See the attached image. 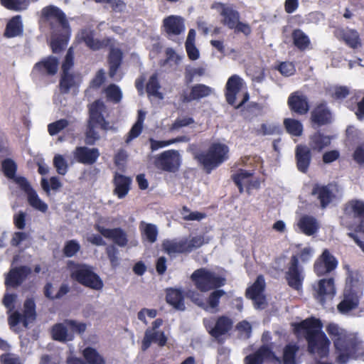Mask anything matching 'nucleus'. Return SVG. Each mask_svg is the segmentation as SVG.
Returning <instances> with one entry per match:
<instances>
[{
	"label": "nucleus",
	"instance_id": "nucleus-1",
	"mask_svg": "<svg viewBox=\"0 0 364 364\" xmlns=\"http://www.w3.org/2000/svg\"><path fill=\"white\" fill-rule=\"evenodd\" d=\"M323 324L320 319L310 317L294 324L297 333H304L307 341V349L311 354H317L321 358H326L331 342L322 331Z\"/></svg>",
	"mask_w": 364,
	"mask_h": 364
},
{
	"label": "nucleus",
	"instance_id": "nucleus-2",
	"mask_svg": "<svg viewBox=\"0 0 364 364\" xmlns=\"http://www.w3.org/2000/svg\"><path fill=\"white\" fill-rule=\"evenodd\" d=\"M326 331L333 341L336 354V362L338 364H346L356 357L360 341L355 335L334 323L327 325Z\"/></svg>",
	"mask_w": 364,
	"mask_h": 364
},
{
	"label": "nucleus",
	"instance_id": "nucleus-3",
	"mask_svg": "<svg viewBox=\"0 0 364 364\" xmlns=\"http://www.w3.org/2000/svg\"><path fill=\"white\" fill-rule=\"evenodd\" d=\"M105 109L106 106L100 100H97L88 105V118L85 132V142L87 145H94L100 139V135L95 130L97 128L104 131L112 128L109 121L104 117Z\"/></svg>",
	"mask_w": 364,
	"mask_h": 364
},
{
	"label": "nucleus",
	"instance_id": "nucleus-4",
	"mask_svg": "<svg viewBox=\"0 0 364 364\" xmlns=\"http://www.w3.org/2000/svg\"><path fill=\"white\" fill-rule=\"evenodd\" d=\"M70 272V277L83 287L100 291L104 287L100 277L94 272L93 267L86 264L77 263L69 260L67 263Z\"/></svg>",
	"mask_w": 364,
	"mask_h": 364
},
{
	"label": "nucleus",
	"instance_id": "nucleus-5",
	"mask_svg": "<svg viewBox=\"0 0 364 364\" xmlns=\"http://www.w3.org/2000/svg\"><path fill=\"white\" fill-rule=\"evenodd\" d=\"M229 148L222 143H213L205 151L196 156V159L208 174L228 159Z\"/></svg>",
	"mask_w": 364,
	"mask_h": 364
},
{
	"label": "nucleus",
	"instance_id": "nucleus-6",
	"mask_svg": "<svg viewBox=\"0 0 364 364\" xmlns=\"http://www.w3.org/2000/svg\"><path fill=\"white\" fill-rule=\"evenodd\" d=\"M94 228L100 235L92 234L87 237V242L93 245H105L106 242L102 237L112 240L114 244L119 247H125L128 243L127 235L121 228H114L112 229L105 228L99 223H96L94 225Z\"/></svg>",
	"mask_w": 364,
	"mask_h": 364
},
{
	"label": "nucleus",
	"instance_id": "nucleus-7",
	"mask_svg": "<svg viewBox=\"0 0 364 364\" xmlns=\"http://www.w3.org/2000/svg\"><path fill=\"white\" fill-rule=\"evenodd\" d=\"M191 279L196 288L201 292L218 289L223 287L226 282L223 277L203 267L195 270L191 276Z\"/></svg>",
	"mask_w": 364,
	"mask_h": 364
},
{
	"label": "nucleus",
	"instance_id": "nucleus-8",
	"mask_svg": "<svg viewBox=\"0 0 364 364\" xmlns=\"http://www.w3.org/2000/svg\"><path fill=\"white\" fill-rule=\"evenodd\" d=\"M358 280H354L353 272H349L346 279V286L343 291V298L338 304V311L341 314H346L356 309L359 304L360 292L355 289V284Z\"/></svg>",
	"mask_w": 364,
	"mask_h": 364
},
{
	"label": "nucleus",
	"instance_id": "nucleus-9",
	"mask_svg": "<svg viewBox=\"0 0 364 364\" xmlns=\"http://www.w3.org/2000/svg\"><path fill=\"white\" fill-rule=\"evenodd\" d=\"M163 322L162 318H156L151 323V326L146 329L141 345L142 351L147 350L152 343H155L159 347H164L166 345L168 338L165 333L159 329L162 326Z\"/></svg>",
	"mask_w": 364,
	"mask_h": 364
},
{
	"label": "nucleus",
	"instance_id": "nucleus-10",
	"mask_svg": "<svg viewBox=\"0 0 364 364\" xmlns=\"http://www.w3.org/2000/svg\"><path fill=\"white\" fill-rule=\"evenodd\" d=\"M154 164L162 171L175 173L180 169L181 157L177 150L169 149L156 155Z\"/></svg>",
	"mask_w": 364,
	"mask_h": 364
},
{
	"label": "nucleus",
	"instance_id": "nucleus-11",
	"mask_svg": "<svg viewBox=\"0 0 364 364\" xmlns=\"http://www.w3.org/2000/svg\"><path fill=\"white\" fill-rule=\"evenodd\" d=\"M242 86V79L237 75H233L228 78L225 87L226 102L236 109L242 107L250 98L248 92H246L243 95L242 100L238 104L236 103V97L241 90Z\"/></svg>",
	"mask_w": 364,
	"mask_h": 364
},
{
	"label": "nucleus",
	"instance_id": "nucleus-12",
	"mask_svg": "<svg viewBox=\"0 0 364 364\" xmlns=\"http://www.w3.org/2000/svg\"><path fill=\"white\" fill-rule=\"evenodd\" d=\"M41 18L53 30L58 27L69 28V23L66 14L59 7L55 5H48L41 11Z\"/></svg>",
	"mask_w": 364,
	"mask_h": 364
},
{
	"label": "nucleus",
	"instance_id": "nucleus-13",
	"mask_svg": "<svg viewBox=\"0 0 364 364\" xmlns=\"http://www.w3.org/2000/svg\"><path fill=\"white\" fill-rule=\"evenodd\" d=\"M23 311L21 314L18 311H14L8 318V323L11 328L15 327L20 323L25 328L33 322L36 318V304L33 299H27L23 304Z\"/></svg>",
	"mask_w": 364,
	"mask_h": 364
},
{
	"label": "nucleus",
	"instance_id": "nucleus-14",
	"mask_svg": "<svg viewBox=\"0 0 364 364\" xmlns=\"http://www.w3.org/2000/svg\"><path fill=\"white\" fill-rule=\"evenodd\" d=\"M333 120V114L326 101L316 103L310 112L309 122L315 129L331 124Z\"/></svg>",
	"mask_w": 364,
	"mask_h": 364
},
{
	"label": "nucleus",
	"instance_id": "nucleus-15",
	"mask_svg": "<svg viewBox=\"0 0 364 364\" xmlns=\"http://www.w3.org/2000/svg\"><path fill=\"white\" fill-rule=\"evenodd\" d=\"M253 171H247L240 168L235 173L232 174L231 179L237 187L240 193L244 192L245 188L248 195L251 194V191L258 189L260 187V180L259 178L253 177Z\"/></svg>",
	"mask_w": 364,
	"mask_h": 364
},
{
	"label": "nucleus",
	"instance_id": "nucleus-16",
	"mask_svg": "<svg viewBox=\"0 0 364 364\" xmlns=\"http://www.w3.org/2000/svg\"><path fill=\"white\" fill-rule=\"evenodd\" d=\"M305 278L304 268L299 263L296 255H292L288 264L287 270L285 272V279L287 284L294 290L299 291L302 289Z\"/></svg>",
	"mask_w": 364,
	"mask_h": 364
},
{
	"label": "nucleus",
	"instance_id": "nucleus-17",
	"mask_svg": "<svg viewBox=\"0 0 364 364\" xmlns=\"http://www.w3.org/2000/svg\"><path fill=\"white\" fill-rule=\"evenodd\" d=\"M203 324L212 337L219 338L232 328L233 321L227 316H220L216 319L204 318Z\"/></svg>",
	"mask_w": 364,
	"mask_h": 364
},
{
	"label": "nucleus",
	"instance_id": "nucleus-18",
	"mask_svg": "<svg viewBox=\"0 0 364 364\" xmlns=\"http://www.w3.org/2000/svg\"><path fill=\"white\" fill-rule=\"evenodd\" d=\"M77 38L80 42H83L87 48L93 51L105 48L112 44L114 38H104L102 40L95 38V31L90 28H84L79 31Z\"/></svg>",
	"mask_w": 364,
	"mask_h": 364
},
{
	"label": "nucleus",
	"instance_id": "nucleus-19",
	"mask_svg": "<svg viewBox=\"0 0 364 364\" xmlns=\"http://www.w3.org/2000/svg\"><path fill=\"white\" fill-rule=\"evenodd\" d=\"M58 59L49 55L35 63L31 71V75L35 77H51L55 75L58 70Z\"/></svg>",
	"mask_w": 364,
	"mask_h": 364
},
{
	"label": "nucleus",
	"instance_id": "nucleus-20",
	"mask_svg": "<svg viewBox=\"0 0 364 364\" xmlns=\"http://www.w3.org/2000/svg\"><path fill=\"white\" fill-rule=\"evenodd\" d=\"M338 260L327 249L316 259L314 270L318 277L324 276L333 272L338 266Z\"/></svg>",
	"mask_w": 364,
	"mask_h": 364
},
{
	"label": "nucleus",
	"instance_id": "nucleus-21",
	"mask_svg": "<svg viewBox=\"0 0 364 364\" xmlns=\"http://www.w3.org/2000/svg\"><path fill=\"white\" fill-rule=\"evenodd\" d=\"M213 89L205 84H196L191 87L190 92L183 90L179 94V100L183 104L190 103L193 101H198L202 98L207 97L213 93Z\"/></svg>",
	"mask_w": 364,
	"mask_h": 364
},
{
	"label": "nucleus",
	"instance_id": "nucleus-22",
	"mask_svg": "<svg viewBox=\"0 0 364 364\" xmlns=\"http://www.w3.org/2000/svg\"><path fill=\"white\" fill-rule=\"evenodd\" d=\"M211 9L219 11L220 15L223 17L221 23L230 29H233L240 18V14L237 10L232 6H228L224 3L215 1L211 5Z\"/></svg>",
	"mask_w": 364,
	"mask_h": 364
},
{
	"label": "nucleus",
	"instance_id": "nucleus-23",
	"mask_svg": "<svg viewBox=\"0 0 364 364\" xmlns=\"http://www.w3.org/2000/svg\"><path fill=\"white\" fill-rule=\"evenodd\" d=\"M287 105L291 113L297 115H306L310 109L307 97L300 91H295L289 95Z\"/></svg>",
	"mask_w": 364,
	"mask_h": 364
},
{
	"label": "nucleus",
	"instance_id": "nucleus-24",
	"mask_svg": "<svg viewBox=\"0 0 364 364\" xmlns=\"http://www.w3.org/2000/svg\"><path fill=\"white\" fill-rule=\"evenodd\" d=\"M344 213L359 220L355 231L364 233V202L358 199L349 200L345 205Z\"/></svg>",
	"mask_w": 364,
	"mask_h": 364
},
{
	"label": "nucleus",
	"instance_id": "nucleus-25",
	"mask_svg": "<svg viewBox=\"0 0 364 364\" xmlns=\"http://www.w3.org/2000/svg\"><path fill=\"white\" fill-rule=\"evenodd\" d=\"M314 297L322 305H324L326 299H332L336 294L334 279H320L316 287H314Z\"/></svg>",
	"mask_w": 364,
	"mask_h": 364
},
{
	"label": "nucleus",
	"instance_id": "nucleus-26",
	"mask_svg": "<svg viewBox=\"0 0 364 364\" xmlns=\"http://www.w3.org/2000/svg\"><path fill=\"white\" fill-rule=\"evenodd\" d=\"M162 28L169 38L179 36L185 30L184 19L179 16H168L164 18Z\"/></svg>",
	"mask_w": 364,
	"mask_h": 364
},
{
	"label": "nucleus",
	"instance_id": "nucleus-27",
	"mask_svg": "<svg viewBox=\"0 0 364 364\" xmlns=\"http://www.w3.org/2000/svg\"><path fill=\"white\" fill-rule=\"evenodd\" d=\"M74 159L82 164L92 165L99 158L100 153L97 148H88L87 146H77L73 152Z\"/></svg>",
	"mask_w": 364,
	"mask_h": 364
},
{
	"label": "nucleus",
	"instance_id": "nucleus-28",
	"mask_svg": "<svg viewBox=\"0 0 364 364\" xmlns=\"http://www.w3.org/2000/svg\"><path fill=\"white\" fill-rule=\"evenodd\" d=\"M311 149L304 144H298L295 149V159L298 170L306 173L311 162Z\"/></svg>",
	"mask_w": 364,
	"mask_h": 364
},
{
	"label": "nucleus",
	"instance_id": "nucleus-29",
	"mask_svg": "<svg viewBox=\"0 0 364 364\" xmlns=\"http://www.w3.org/2000/svg\"><path fill=\"white\" fill-rule=\"evenodd\" d=\"M31 273V269L28 266H20L12 268L7 274L5 279V285L12 287H16Z\"/></svg>",
	"mask_w": 364,
	"mask_h": 364
},
{
	"label": "nucleus",
	"instance_id": "nucleus-30",
	"mask_svg": "<svg viewBox=\"0 0 364 364\" xmlns=\"http://www.w3.org/2000/svg\"><path fill=\"white\" fill-rule=\"evenodd\" d=\"M264 359H272L280 362V359L277 357L272 349L267 346H262L254 353L247 355L245 358V364H263Z\"/></svg>",
	"mask_w": 364,
	"mask_h": 364
},
{
	"label": "nucleus",
	"instance_id": "nucleus-31",
	"mask_svg": "<svg viewBox=\"0 0 364 364\" xmlns=\"http://www.w3.org/2000/svg\"><path fill=\"white\" fill-rule=\"evenodd\" d=\"M114 41L112 42L110 47L109 52L107 56V63L109 65V76L112 79H114L117 73L120 68L122 60H123V53L120 48H114Z\"/></svg>",
	"mask_w": 364,
	"mask_h": 364
},
{
	"label": "nucleus",
	"instance_id": "nucleus-32",
	"mask_svg": "<svg viewBox=\"0 0 364 364\" xmlns=\"http://www.w3.org/2000/svg\"><path fill=\"white\" fill-rule=\"evenodd\" d=\"M132 182L130 177L115 172L112 180L114 194L119 199L124 198L131 189Z\"/></svg>",
	"mask_w": 364,
	"mask_h": 364
},
{
	"label": "nucleus",
	"instance_id": "nucleus-33",
	"mask_svg": "<svg viewBox=\"0 0 364 364\" xmlns=\"http://www.w3.org/2000/svg\"><path fill=\"white\" fill-rule=\"evenodd\" d=\"M331 140L332 136L325 135L318 130L309 136V148L311 151L321 152L331 145Z\"/></svg>",
	"mask_w": 364,
	"mask_h": 364
},
{
	"label": "nucleus",
	"instance_id": "nucleus-34",
	"mask_svg": "<svg viewBox=\"0 0 364 364\" xmlns=\"http://www.w3.org/2000/svg\"><path fill=\"white\" fill-rule=\"evenodd\" d=\"M166 301L176 310L184 311L186 309L184 294L181 289L174 288L167 289L166 291Z\"/></svg>",
	"mask_w": 364,
	"mask_h": 364
},
{
	"label": "nucleus",
	"instance_id": "nucleus-35",
	"mask_svg": "<svg viewBox=\"0 0 364 364\" xmlns=\"http://www.w3.org/2000/svg\"><path fill=\"white\" fill-rule=\"evenodd\" d=\"M312 195H317L322 208H326L335 197L332 190L328 186L315 185L312 189Z\"/></svg>",
	"mask_w": 364,
	"mask_h": 364
},
{
	"label": "nucleus",
	"instance_id": "nucleus-36",
	"mask_svg": "<svg viewBox=\"0 0 364 364\" xmlns=\"http://www.w3.org/2000/svg\"><path fill=\"white\" fill-rule=\"evenodd\" d=\"M336 37L351 48H357L360 46L359 34L355 29L341 28L337 31Z\"/></svg>",
	"mask_w": 364,
	"mask_h": 364
},
{
	"label": "nucleus",
	"instance_id": "nucleus-37",
	"mask_svg": "<svg viewBox=\"0 0 364 364\" xmlns=\"http://www.w3.org/2000/svg\"><path fill=\"white\" fill-rule=\"evenodd\" d=\"M297 225L301 231L308 236L314 235L319 228L317 220L314 216L309 215L301 216Z\"/></svg>",
	"mask_w": 364,
	"mask_h": 364
},
{
	"label": "nucleus",
	"instance_id": "nucleus-38",
	"mask_svg": "<svg viewBox=\"0 0 364 364\" xmlns=\"http://www.w3.org/2000/svg\"><path fill=\"white\" fill-rule=\"evenodd\" d=\"M23 32V26L21 21V17L16 15L12 17L6 26L4 36L8 38L21 36Z\"/></svg>",
	"mask_w": 364,
	"mask_h": 364
},
{
	"label": "nucleus",
	"instance_id": "nucleus-39",
	"mask_svg": "<svg viewBox=\"0 0 364 364\" xmlns=\"http://www.w3.org/2000/svg\"><path fill=\"white\" fill-rule=\"evenodd\" d=\"M52 338L60 342L70 341L74 339V335L68 332V327L63 323H55L52 328Z\"/></svg>",
	"mask_w": 364,
	"mask_h": 364
},
{
	"label": "nucleus",
	"instance_id": "nucleus-40",
	"mask_svg": "<svg viewBox=\"0 0 364 364\" xmlns=\"http://www.w3.org/2000/svg\"><path fill=\"white\" fill-rule=\"evenodd\" d=\"M294 46L300 51H304L311 46L309 37L301 29H294L291 33Z\"/></svg>",
	"mask_w": 364,
	"mask_h": 364
},
{
	"label": "nucleus",
	"instance_id": "nucleus-41",
	"mask_svg": "<svg viewBox=\"0 0 364 364\" xmlns=\"http://www.w3.org/2000/svg\"><path fill=\"white\" fill-rule=\"evenodd\" d=\"M186 239H183L179 241L176 240H166L163 242L164 250L169 255L176 253H186Z\"/></svg>",
	"mask_w": 364,
	"mask_h": 364
},
{
	"label": "nucleus",
	"instance_id": "nucleus-42",
	"mask_svg": "<svg viewBox=\"0 0 364 364\" xmlns=\"http://www.w3.org/2000/svg\"><path fill=\"white\" fill-rule=\"evenodd\" d=\"M264 279L262 275H259L253 284L246 289L245 296L248 299L257 300L264 290Z\"/></svg>",
	"mask_w": 364,
	"mask_h": 364
},
{
	"label": "nucleus",
	"instance_id": "nucleus-43",
	"mask_svg": "<svg viewBox=\"0 0 364 364\" xmlns=\"http://www.w3.org/2000/svg\"><path fill=\"white\" fill-rule=\"evenodd\" d=\"M82 355L86 364H105L104 357L92 347H86L83 349Z\"/></svg>",
	"mask_w": 364,
	"mask_h": 364
},
{
	"label": "nucleus",
	"instance_id": "nucleus-44",
	"mask_svg": "<svg viewBox=\"0 0 364 364\" xmlns=\"http://www.w3.org/2000/svg\"><path fill=\"white\" fill-rule=\"evenodd\" d=\"M287 132L294 136H300L303 133V124L296 119L285 118L283 122Z\"/></svg>",
	"mask_w": 364,
	"mask_h": 364
},
{
	"label": "nucleus",
	"instance_id": "nucleus-45",
	"mask_svg": "<svg viewBox=\"0 0 364 364\" xmlns=\"http://www.w3.org/2000/svg\"><path fill=\"white\" fill-rule=\"evenodd\" d=\"M38 0H0L1 6L11 11H22L26 9L31 1L36 2Z\"/></svg>",
	"mask_w": 364,
	"mask_h": 364
},
{
	"label": "nucleus",
	"instance_id": "nucleus-46",
	"mask_svg": "<svg viewBox=\"0 0 364 364\" xmlns=\"http://www.w3.org/2000/svg\"><path fill=\"white\" fill-rule=\"evenodd\" d=\"M75 84L74 75L69 72H63L59 83L60 92L63 94L68 93Z\"/></svg>",
	"mask_w": 364,
	"mask_h": 364
},
{
	"label": "nucleus",
	"instance_id": "nucleus-47",
	"mask_svg": "<svg viewBox=\"0 0 364 364\" xmlns=\"http://www.w3.org/2000/svg\"><path fill=\"white\" fill-rule=\"evenodd\" d=\"M187 139L184 136H178L176 138H173L169 140H164V141H158L153 138L149 139L150 142V149L152 151H156L161 148L166 147L167 146H169L171 144L177 143V142H181L186 141Z\"/></svg>",
	"mask_w": 364,
	"mask_h": 364
},
{
	"label": "nucleus",
	"instance_id": "nucleus-48",
	"mask_svg": "<svg viewBox=\"0 0 364 364\" xmlns=\"http://www.w3.org/2000/svg\"><path fill=\"white\" fill-rule=\"evenodd\" d=\"M158 236L157 228L151 223L144 224V228L141 230L142 238L149 243H154L156 241Z\"/></svg>",
	"mask_w": 364,
	"mask_h": 364
},
{
	"label": "nucleus",
	"instance_id": "nucleus-49",
	"mask_svg": "<svg viewBox=\"0 0 364 364\" xmlns=\"http://www.w3.org/2000/svg\"><path fill=\"white\" fill-rule=\"evenodd\" d=\"M106 97L113 103H119L122 98V93L119 86L115 84L109 85L105 90Z\"/></svg>",
	"mask_w": 364,
	"mask_h": 364
},
{
	"label": "nucleus",
	"instance_id": "nucleus-50",
	"mask_svg": "<svg viewBox=\"0 0 364 364\" xmlns=\"http://www.w3.org/2000/svg\"><path fill=\"white\" fill-rule=\"evenodd\" d=\"M299 347L296 344H288L284 348L283 363L284 364H295L296 355Z\"/></svg>",
	"mask_w": 364,
	"mask_h": 364
},
{
	"label": "nucleus",
	"instance_id": "nucleus-51",
	"mask_svg": "<svg viewBox=\"0 0 364 364\" xmlns=\"http://www.w3.org/2000/svg\"><path fill=\"white\" fill-rule=\"evenodd\" d=\"M28 203L35 209H37L43 213L48 210V205L46 203L43 202L38 197L36 192L33 190L27 194Z\"/></svg>",
	"mask_w": 364,
	"mask_h": 364
},
{
	"label": "nucleus",
	"instance_id": "nucleus-52",
	"mask_svg": "<svg viewBox=\"0 0 364 364\" xmlns=\"http://www.w3.org/2000/svg\"><path fill=\"white\" fill-rule=\"evenodd\" d=\"M28 203L35 209H37L43 213L48 210V205L46 203L43 202L38 197L36 192L33 190L27 194Z\"/></svg>",
	"mask_w": 364,
	"mask_h": 364
},
{
	"label": "nucleus",
	"instance_id": "nucleus-53",
	"mask_svg": "<svg viewBox=\"0 0 364 364\" xmlns=\"http://www.w3.org/2000/svg\"><path fill=\"white\" fill-rule=\"evenodd\" d=\"M226 292L223 289H214L207 299L208 306L215 311H218L220 298L225 295Z\"/></svg>",
	"mask_w": 364,
	"mask_h": 364
},
{
	"label": "nucleus",
	"instance_id": "nucleus-54",
	"mask_svg": "<svg viewBox=\"0 0 364 364\" xmlns=\"http://www.w3.org/2000/svg\"><path fill=\"white\" fill-rule=\"evenodd\" d=\"M160 87L161 86L158 80V75L154 73L149 77V81L146 83V92L149 95L159 97L161 95L159 92Z\"/></svg>",
	"mask_w": 364,
	"mask_h": 364
},
{
	"label": "nucleus",
	"instance_id": "nucleus-55",
	"mask_svg": "<svg viewBox=\"0 0 364 364\" xmlns=\"http://www.w3.org/2000/svg\"><path fill=\"white\" fill-rule=\"evenodd\" d=\"M1 167L4 174L9 178H14L16 171L17 165L15 161L11 159H6L1 161Z\"/></svg>",
	"mask_w": 364,
	"mask_h": 364
},
{
	"label": "nucleus",
	"instance_id": "nucleus-56",
	"mask_svg": "<svg viewBox=\"0 0 364 364\" xmlns=\"http://www.w3.org/2000/svg\"><path fill=\"white\" fill-rule=\"evenodd\" d=\"M279 126L275 124H268L263 123L260 128L255 129V133L257 136L274 135L280 134Z\"/></svg>",
	"mask_w": 364,
	"mask_h": 364
},
{
	"label": "nucleus",
	"instance_id": "nucleus-57",
	"mask_svg": "<svg viewBox=\"0 0 364 364\" xmlns=\"http://www.w3.org/2000/svg\"><path fill=\"white\" fill-rule=\"evenodd\" d=\"M80 245L77 240H70L65 242L63 253L66 257H72L80 250Z\"/></svg>",
	"mask_w": 364,
	"mask_h": 364
},
{
	"label": "nucleus",
	"instance_id": "nucleus-58",
	"mask_svg": "<svg viewBox=\"0 0 364 364\" xmlns=\"http://www.w3.org/2000/svg\"><path fill=\"white\" fill-rule=\"evenodd\" d=\"M69 125V122L66 119H60L48 125V132L50 136L58 134L62 130Z\"/></svg>",
	"mask_w": 364,
	"mask_h": 364
},
{
	"label": "nucleus",
	"instance_id": "nucleus-59",
	"mask_svg": "<svg viewBox=\"0 0 364 364\" xmlns=\"http://www.w3.org/2000/svg\"><path fill=\"white\" fill-rule=\"evenodd\" d=\"M64 323L70 330V333H72L73 334L76 333L77 334L81 335L85 332L87 328V324L85 323L77 322L72 319H65L64 321Z\"/></svg>",
	"mask_w": 364,
	"mask_h": 364
},
{
	"label": "nucleus",
	"instance_id": "nucleus-60",
	"mask_svg": "<svg viewBox=\"0 0 364 364\" xmlns=\"http://www.w3.org/2000/svg\"><path fill=\"white\" fill-rule=\"evenodd\" d=\"M53 166L60 175H65L68 170V165L64 157L60 154H56L53 158Z\"/></svg>",
	"mask_w": 364,
	"mask_h": 364
},
{
	"label": "nucleus",
	"instance_id": "nucleus-61",
	"mask_svg": "<svg viewBox=\"0 0 364 364\" xmlns=\"http://www.w3.org/2000/svg\"><path fill=\"white\" fill-rule=\"evenodd\" d=\"M181 214L183 215V219L184 220L200 221L206 217V214L204 213H200L198 211L191 212L190 209L186 205L183 206Z\"/></svg>",
	"mask_w": 364,
	"mask_h": 364
},
{
	"label": "nucleus",
	"instance_id": "nucleus-62",
	"mask_svg": "<svg viewBox=\"0 0 364 364\" xmlns=\"http://www.w3.org/2000/svg\"><path fill=\"white\" fill-rule=\"evenodd\" d=\"M41 186L46 192L48 193L50 188L54 191L58 190L62 186V183L58 177L52 176L50 178V184L47 179L42 178Z\"/></svg>",
	"mask_w": 364,
	"mask_h": 364
},
{
	"label": "nucleus",
	"instance_id": "nucleus-63",
	"mask_svg": "<svg viewBox=\"0 0 364 364\" xmlns=\"http://www.w3.org/2000/svg\"><path fill=\"white\" fill-rule=\"evenodd\" d=\"M205 73V70L203 68H186L185 70V82L188 85L193 80L195 76H202Z\"/></svg>",
	"mask_w": 364,
	"mask_h": 364
},
{
	"label": "nucleus",
	"instance_id": "nucleus-64",
	"mask_svg": "<svg viewBox=\"0 0 364 364\" xmlns=\"http://www.w3.org/2000/svg\"><path fill=\"white\" fill-rule=\"evenodd\" d=\"M106 253L111 265L114 267H117L119 264V251L117 248L114 245H108L106 247Z\"/></svg>",
	"mask_w": 364,
	"mask_h": 364
}]
</instances>
